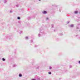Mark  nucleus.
Returning <instances> with one entry per match:
<instances>
[{"label":"nucleus","mask_w":80,"mask_h":80,"mask_svg":"<svg viewBox=\"0 0 80 80\" xmlns=\"http://www.w3.org/2000/svg\"><path fill=\"white\" fill-rule=\"evenodd\" d=\"M48 74H51V72H48Z\"/></svg>","instance_id":"nucleus-6"},{"label":"nucleus","mask_w":80,"mask_h":80,"mask_svg":"<svg viewBox=\"0 0 80 80\" xmlns=\"http://www.w3.org/2000/svg\"><path fill=\"white\" fill-rule=\"evenodd\" d=\"M22 75L21 74H20L19 75V77H22Z\"/></svg>","instance_id":"nucleus-4"},{"label":"nucleus","mask_w":80,"mask_h":80,"mask_svg":"<svg viewBox=\"0 0 80 80\" xmlns=\"http://www.w3.org/2000/svg\"><path fill=\"white\" fill-rule=\"evenodd\" d=\"M71 27H73V25H71Z\"/></svg>","instance_id":"nucleus-8"},{"label":"nucleus","mask_w":80,"mask_h":80,"mask_svg":"<svg viewBox=\"0 0 80 80\" xmlns=\"http://www.w3.org/2000/svg\"><path fill=\"white\" fill-rule=\"evenodd\" d=\"M74 13L75 14H77V13H78V11H76L74 12Z\"/></svg>","instance_id":"nucleus-2"},{"label":"nucleus","mask_w":80,"mask_h":80,"mask_svg":"<svg viewBox=\"0 0 80 80\" xmlns=\"http://www.w3.org/2000/svg\"><path fill=\"white\" fill-rule=\"evenodd\" d=\"M39 1H40V0H39Z\"/></svg>","instance_id":"nucleus-10"},{"label":"nucleus","mask_w":80,"mask_h":80,"mask_svg":"<svg viewBox=\"0 0 80 80\" xmlns=\"http://www.w3.org/2000/svg\"><path fill=\"white\" fill-rule=\"evenodd\" d=\"M18 20H20V17H18Z\"/></svg>","instance_id":"nucleus-3"},{"label":"nucleus","mask_w":80,"mask_h":80,"mask_svg":"<svg viewBox=\"0 0 80 80\" xmlns=\"http://www.w3.org/2000/svg\"><path fill=\"white\" fill-rule=\"evenodd\" d=\"M2 60L3 61H5V59L4 58H3Z\"/></svg>","instance_id":"nucleus-5"},{"label":"nucleus","mask_w":80,"mask_h":80,"mask_svg":"<svg viewBox=\"0 0 80 80\" xmlns=\"http://www.w3.org/2000/svg\"><path fill=\"white\" fill-rule=\"evenodd\" d=\"M43 14H45V13H47V11H43Z\"/></svg>","instance_id":"nucleus-1"},{"label":"nucleus","mask_w":80,"mask_h":80,"mask_svg":"<svg viewBox=\"0 0 80 80\" xmlns=\"http://www.w3.org/2000/svg\"><path fill=\"white\" fill-rule=\"evenodd\" d=\"M79 63L80 64V61H79Z\"/></svg>","instance_id":"nucleus-9"},{"label":"nucleus","mask_w":80,"mask_h":80,"mask_svg":"<svg viewBox=\"0 0 80 80\" xmlns=\"http://www.w3.org/2000/svg\"><path fill=\"white\" fill-rule=\"evenodd\" d=\"M49 68H50V69H51L52 68V67H50Z\"/></svg>","instance_id":"nucleus-7"}]
</instances>
